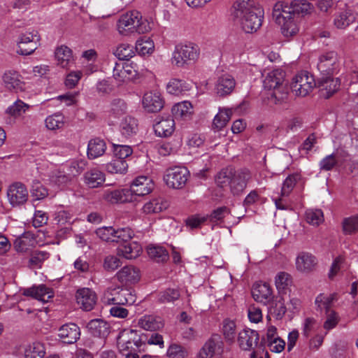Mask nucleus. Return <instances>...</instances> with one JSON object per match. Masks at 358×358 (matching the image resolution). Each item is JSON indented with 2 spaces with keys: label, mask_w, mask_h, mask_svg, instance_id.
<instances>
[{
  "label": "nucleus",
  "mask_w": 358,
  "mask_h": 358,
  "mask_svg": "<svg viewBox=\"0 0 358 358\" xmlns=\"http://www.w3.org/2000/svg\"><path fill=\"white\" fill-rule=\"evenodd\" d=\"M233 15L244 32L252 34L262 26L264 11L252 0H237L234 4Z\"/></svg>",
  "instance_id": "obj_1"
},
{
  "label": "nucleus",
  "mask_w": 358,
  "mask_h": 358,
  "mask_svg": "<svg viewBox=\"0 0 358 358\" xmlns=\"http://www.w3.org/2000/svg\"><path fill=\"white\" fill-rule=\"evenodd\" d=\"M142 336L137 330L131 329H124L120 332L117 345L120 353L125 358H139L137 352L144 351L146 347ZM142 358H150V356L144 355Z\"/></svg>",
  "instance_id": "obj_2"
},
{
  "label": "nucleus",
  "mask_w": 358,
  "mask_h": 358,
  "mask_svg": "<svg viewBox=\"0 0 358 358\" xmlns=\"http://www.w3.org/2000/svg\"><path fill=\"white\" fill-rule=\"evenodd\" d=\"M263 76V86L266 90H273L270 96L275 103H280L287 98V94L283 86L285 73L281 69L265 70Z\"/></svg>",
  "instance_id": "obj_3"
},
{
  "label": "nucleus",
  "mask_w": 358,
  "mask_h": 358,
  "mask_svg": "<svg viewBox=\"0 0 358 358\" xmlns=\"http://www.w3.org/2000/svg\"><path fill=\"white\" fill-rule=\"evenodd\" d=\"M199 55L200 49L196 44L192 42L179 43L174 48L171 62L173 66L181 68L196 62Z\"/></svg>",
  "instance_id": "obj_4"
},
{
  "label": "nucleus",
  "mask_w": 358,
  "mask_h": 358,
  "mask_svg": "<svg viewBox=\"0 0 358 358\" xmlns=\"http://www.w3.org/2000/svg\"><path fill=\"white\" fill-rule=\"evenodd\" d=\"M149 70L143 65L140 66L134 62L124 64H115L113 76L119 84L127 83L147 76Z\"/></svg>",
  "instance_id": "obj_5"
},
{
  "label": "nucleus",
  "mask_w": 358,
  "mask_h": 358,
  "mask_svg": "<svg viewBox=\"0 0 358 358\" xmlns=\"http://www.w3.org/2000/svg\"><path fill=\"white\" fill-rule=\"evenodd\" d=\"M128 106L126 101L120 98H115L110 101L104 112L105 122L109 126H117L120 121L127 116Z\"/></svg>",
  "instance_id": "obj_6"
},
{
  "label": "nucleus",
  "mask_w": 358,
  "mask_h": 358,
  "mask_svg": "<svg viewBox=\"0 0 358 358\" xmlns=\"http://www.w3.org/2000/svg\"><path fill=\"white\" fill-rule=\"evenodd\" d=\"M315 87V78L306 71L296 74L292 80V92L297 96H306Z\"/></svg>",
  "instance_id": "obj_7"
},
{
  "label": "nucleus",
  "mask_w": 358,
  "mask_h": 358,
  "mask_svg": "<svg viewBox=\"0 0 358 358\" xmlns=\"http://www.w3.org/2000/svg\"><path fill=\"white\" fill-rule=\"evenodd\" d=\"M189 171L184 166H175L166 171L164 180L166 185L172 189H181L187 183Z\"/></svg>",
  "instance_id": "obj_8"
},
{
  "label": "nucleus",
  "mask_w": 358,
  "mask_h": 358,
  "mask_svg": "<svg viewBox=\"0 0 358 358\" xmlns=\"http://www.w3.org/2000/svg\"><path fill=\"white\" fill-rule=\"evenodd\" d=\"M341 66L340 58L335 51H329L320 55L317 69L322 76L336 73Z\"/></svg>",
  "instance_id": "obj_9"
},
{
  "label": "nucleus",
  "mask_w": 358,
  "mask_h": 358,
  "mask_svg": "<svg viewBox=\"0 0 358 358\" xmlns=\"http://www.w3.org/2000/svg\"><path fill=\"white\" fill-rule=\"evenodd\" d=\"M139 20H141V14L137 11H130L122 15L117 22L119 34L122 36H129L135 33Z\"/></svg>",
  "instance_id": "obj_10"
},
{
  "label": "nucleus",
  "mask_w": 358,
  "mask_h": 358,
  "mask_svg": "<svg viewBox=\"0 0 358 358\" xmlns=\"http://www.w3.org/2000/svg\"><path fill=\"white\" fill-rule=\"evenodd\" d=\"M259 335L257 331L245 328L240 331L237 336V343L240 349L250 351L258 344Z\"/></svg>",
  "instance_id": "obj_11"
},
{
  "label": "nucleus",
  "mask_w": 358,
  "mask_h": 358,
  "mask_svg": "<svg viewBox=\"0 0 358 358\" xmlns=\"http://www.w3.org/2000/svg\"><path fill=\"white\" fill-rule=\"evenodd\" d=\"M143 108L149 113H157L164 107V99L159 92L157 90L148 91L141 99Z\"/></svg>",
  "instance_id": "obj_12"
},
{
  "label": "nucleus",
  "mask_w": 358,
  "mask_h": 358,
  "mask_svg": "<svg viewBox=\"0 0 358 358\" xmlns=\"http://www.w3.org/2000/svg\"><path fill=\"white\" fill-rule=\"evenodd\" d=\"M154 189V182L151 178L139 176L135 178L130 185L129 193L136 196L149 194Z\"/></svg>",
  "instance_id": "obj_13"
},
{
  "label": "nucleus",
  "mask_w": 358,
  "mask_h": 358,
  "mask_svg": "<svg viewBox=\"0 0 358 358\" xmlns=\"http://www.w3.org/2000/svg\"><path fill=\"white\" fill-rule=\"evenodd\" d=\"M317 264V258L307 252H299L295 259V268L300 273L308 274L313 272Z\"/></svg>",
  "instance_id": "obj_14"
},
{
  "label": "nucleus",
  "mask_w": 358,
  "mask_h": 358,
  "mask_svg": "<svg viewBox=\"0 0 358 358\" xmlns=\"http://www.w3.org/2000/svg\"><path fill=\"white\" fill-rule=\"evenodd\" d=\"M77 303L85 311L92 310L97 301V296L94 291L84 287L78 289L76 293Z\"/></svg>",
  "instance_id": "obj_15"
},
{
  "label": "nucleus",
  "mask_w": 358,
  "mask_h": 358,
  "mask_svg": "<svg viewBox=\"0 0 358 358\" xmlns=\"http://www.w3.org/2000/svg\"><path fill=\"white\" fill-rule=\"evenodd\" d=\"M251 179V173L248 170H240L231 175L230 189L234 195L241 194Z\"/></svg>",
  "instance_id": "obj_16"
},
{
  "label": "nucleus",
  "mask_w": 358,
  "mask_h": 358,
  "mask_svg": "<svg viewBox=\"0 0 358 358\" xmlns=\"http://www.w3.org/2000/svg\"><path fill=\"white\" fill-rule=\"evenodd\" d=\"M272 17L275 23L294 17V4L286 1L276 2L273 8Z\"/></svg>",
  "instance_id": "obj_17"
},
{
  "label": "nucleus",
  "mask_w": 358,
  "mask_h": 358,
  "mask_svg": "<svg viewBox=\"0 0 358 358\" xmlns=\"http://www.w3.org/2000/svg\"><path fill=\"white\" fill-rule=\"evenodd\" d=\"M84 185L90 189L99 188L106 181L105 173L98 168H91L83 176Z\"/></svg>",
  "instance_id": "obj_18"
},
{
  "label": "nucleus",
  "mask_w": 358,
  "mask_h": 358,
  "mask_svg": "<svg viewBox=\"0 0 358 358\" xmlns=\"http://www.w3.org/2000/svg\"><path fill=\"white\" fill-rule=\"evenodd\" d=\"M236 81L229 74H223L217 78L214 85V92L218 96L230 94L234 90Z\"/></svg>",
  "instance_id": "obj_19"
},
{
  "label": "nucleus",
  "mask_w": 358,
  "mask_h": 358,
  "mask_svg": "<svg viewBox=\"0 0 358 358\" xmlns=\"http://www.w3.org/2000/svg\"><path fill=\"white\" fill-rule=\"evenodd\" d=\"M252 295L255 301L264 305L271 302L273 297L271 286L262 282H257L253 285Z\"/></svg>",
  "instance_id": "obj_20"
},
{
  "label": "nucleus",
  "mask_w": 358,
  "mask_h": 358,
  "mask_svg": "<svg viewBox=\"0 0 358 358\" xmlns=\"http://www.w3.org/2000/svg\"><path fill=\"white\" fill-rule=\"evenodd\" d=\"M222 352V343L217 336L208 339L198 353L199 358H213Z\"/></svg>",
  "instance_id": "obj_21"
},
{
  "label": "nucleus",
  "mask_w": 358,
  "mask_h": 358,
  "mask_svg": "<svg viewBox=\"0 0 358 358\" xmlns=\"http://www.w3.org/2000/svg\"><path fill=\"white\" fill-rule=\"evenodd\" d=\"M8 197L10 203L19 206L25 203L28 198V192L25 186L20 182H15L10 186L8 190Z\"/></svg>",
  "instance_id": "obj_22"
},
{
  "label": "nucleus",
  "mask_w": 358,
  "mask_h": 358,
  "mask_svg": "<svg viewBox=\"0 0 358 358\" xmlns=\"http://www.w3.org/2000/svg\"><path fill=\"white\" fill-rule=\"evenodd\" d=\"M136 301V295L134 290L127 288H122L117 291L115 296L108 299L107 304L131 306Z\"/></svg>",
  "instance_id": "obj_23"
},
{
  "label": "nucleus",
  "mask_w": 358,
  "mask_h": 358,
  "mask_svg": "<svg viewBox=\"0 0 358 358\" xmlns=\"http://www.w3.org/2000/svg\"><path fill=\"white\" fill-rule=\"evenodd\" d=\"M115 275L120 282L126 285L135 284L141 279L140 270L131 265L122 267Z\"/></svg>",
  "instance_id": "obj_24"
},
{
  "label": "nucleus",
  "mask_w": 358,
  "mask_h": 358,
  "mask_svg": "<svg viewBox=\"0 0 358 358\" xmlns=\"http://www.w3.org/2000/svg\"><path fill=\"white\" fill-rule=\"evenodd\" d=\"M143 252V248L137 241L126 242L121 244L117 249V255L127 259H133L139 257Z\"/></svg>",
  "instance_id": "obj_25"
},
{
  "label": "nucleus",
  "mask_w": 358,
  "mask_h": 358,
  "mask_svg": "<svg viewBox=\"0 0 358 358\" xmlns=\"http://www.w3.org/2000/svg\"><path fill=\"white\" fill-rule=\"evenodd\" d=\"M171 112L177 120L188 121L192 119L194 113L193 106L188 101L178 102L173 105Z\"/></svg>",
  "instance_id": "obj_26"
},
{
  "label": "nucleus",
  "mask_w": 358,
  "mask_h": 358,
  "mask_svg": "<svg viewBox=\"0 0 358 358\" xmlns=\"http://www.w3.org/2000/svg\"><path fill=\"white\" fill-rule=\"evenodd\" d=\"M154 131L159 137L170 136L175 130V122L173 117H161L155 124Z\"/></svg>",
  "instance_id": "obj_27"
},
{
  "label": "nucleus",
  "mask_w": 358,
  "mask_h": 358,
  "mask_svg": "<svg viewBox=\"0 0 358 358\" xmlns=\"http://www.w3.org/2000/svg\"><path fill=\"white\" fill-rule=\"evenodd\" d=\"M22 294L26 296H30L42 302H47L49 299L52 297V293L44 285L33 286L29 288L24 289Z\"/></svg>",
  "instance_id": "obj_28"
},
{
  "label": "nucleus",
  "mask_w": 358,
  "mask_h": 358,
  "mask_svg": "<svg viewBox=\"0 0 358 358\" xmlns=\"http://www.w3.org/2000/svg\"><path fill=\"white\" fill-rule=\"evenodd\" d=\"M138 327L145 331H157L164 327L161 317L152 315H145L138 320Z\"/></svg>",
  "instance_id": "obj_29"
},
{
  "label": "nucleus",
  "mask_w": 358,
  "mask_h": 358,
  "mask_svg": "<svg viewBox=\"0 0 358 358\" xmlns=\"http://www.w3.org/2000/svg\"><path fill=\"white\" fill-rule=\"evenodd\" d=\"M340 84L341 82L338 78H334L331 76H323L320 81V87L322 96L329 98L338 90Z\"/></svg>",
  "instance_id": "obj_30"
},
{
  "label": "nucleus",
  "mask_w": 358,
  "mask_h": 358,
  "mask_svg": "<svg viewBox=\"0 0 358 358\" xmlns=\"http://www.w3.org/2000/svg\"><path fill=\"white\" fill-rule=\"evenodd\" d=\"M231 116L232 110L231 108L220 107L213 120V129L215 131H221L227 126Z\"/></svg>",
  "instance_id": "obj_31"
},
{
  "label": "nucleus",
  "mask_w": 358,
  "mask_h": 358,
  "mask_svg": "<svg viewBox=\"0 0 358 358\" xmlns=\"http://www.w3.org/2000/svg\"><path fill=\"white\" fill-rule=\"evenodd\" d=\"M169 207L167 201L162 198H154L144 203L141 208V211L144 214H156L159 213Z\"/></svg>",
  "instance_id": "obj_32"
},
{
  "label": "nucleus",
  "mask_w": 358,
  "mask_h": 358,
  "mask_svg": "<svg viewBox=\"0 0 358 358\" xmlns=\"http://www.w3.org/2000/svg\"><path fill=\"white\" fill-rule=\"evenodd\" d=\"M118 124L120 133L125 137L132 136L135 135L138 131L137 120L129 115H127L122 118Z\"/></svg>",
  "instance_id": "obj_33"
},
{
  "label": "nucleus",
  "mask_w": 358,
  "mask_h": 358,
  "mask_svg": "<svg viewBox=\"0 0 358 358\" xmlns=\"http://www.w3.org/2000/svg\"><path fill=\"white\" fill-rule=\"evenodd\" d=\"M106 150L105 141L100 138H93L89 141L87 145V157L90 159H94L102 156Z\"/></svg>",
  "instance_id": "obj_34"
},
{
  "label": "nucleus",
  "mask_w": 358,
  "mask_h": 358,
  "mask_svg": "<svg viewBox=\"0 0 358 358\" xmlns=\"http://www.w3.org/2000/svg\"><path fill=\"white\" fill-rule=\"evenodd\" d=\"M3 80L6 88L10 90H23L24 83L21 80L20 75L16 71H8L4 73Z\"/></svg>",
  "instance_id": "obj_35"
},
{
  "label": "nucleus",
  "mask_w": 358,
  "mask_h": 358,
  "mask_svg": "<svg viewBox=\"0 0 358 358\" xmlns=\"http://www.w3.org/2000/svg\"><path fill=\"white\" fill-rule=\"evenodd\" d=\"M129 190L126 189L104 191L103 198L110 203H125L129 201Z\"/></svg>",
  "instance_id": "obj_36"
},
{
  "label": "nucleus",
  "mask_w": 358,
  "mask_h": 358,
  "mask_svg": "<svg viewBox=\"0 0 358 358\" xmlns=\"http://www.w3.org/2000/svg\"><path fill=\"white\" fill-rule=\"evenodd\" d=\"M191 88L189 83L177 78H171L166 84L167 92L173 95H180L190 90Z\"/></svg>",
  "instance_id": "obj_37"
},
{
  "label": "nucleus",
  "mask_w": 358,
  "mask_h": 358,
  "mask_svg": "<svg viewBox=\"0 0 358 358\" xmlns=\"http://www.w3.org/2000/svg\"><path fill=\"white\" fill-rule=\"evenodd\" d=\"M135 48L138 55L141 56H149L152 55L155 52V46L152 38L143 36L136 41Z\"/></svg>",
  "instance_id": "obj_38"
},
{
  "label": "nucleus",
  "mask_w": 358,
  "mask_h": 358,
  "mask_svg": "<svg viewBox=\"0 0 358 358\" xmlns=\"http://www.w3.org/2000/svg\"><path fill=\"white\" fill-rule=\"evenodd\" d=\"M276 24L280 27L282 36L287 38L296 36L299 31V26L295 20V17Z\"/></svg>",
  "instance_id": "obj_39"
},
{
  "label": "nucleus",
  "mask_w": 358,
  "mask_h": 358,
  "mask_svg": "<svg viewBox=\"0 0 358 358\" xmlns=\"http://www.w3.org/2000/svg\"><path fill=\"white\" fill-rule=\"evenodd\" d=\"M298 183H304L299 173L289 175L282 182L280 192L281 196H289Z\"/></svg>",
  "instance_id": "obj_40"
},
{
  "label": "nucleus",
  "mask_w": 358,
  "mask_h": 358,
  "mask_svg": "<svg viewBox=\"0 0 358 358\" xmlns=\"http://www.w3.org/2000/svg\"><path fill=\"white\" fill-rule=\"evenodd\" d=\"M355 20L350 10H343L335 15L334 24L337 29H343L348 27Z\"/></svg>",
  "instance_id": "obj_41"
},
{
  "label": "nucleus",
  "mask_w": 358,
  "mask_h": 358,
  "mask_svg": "<svg viewBox=\"0 0 358 358\" xmlns=\"http://www.w3.org/2000/svg\"><path fill=\"white\" fill-rule=\"evenodd\" d=\"M222 333L226 343L233 344L236 336V322L234 320L225 319L222 322Z\"/></svg>",
  "instance_id": "obj_42"
},
{
  "label": "nucleus",
  "mask_w": 358,
  "mask_h": 358,
  "mask_svg": "<svg viewBox=\"0 0 358 358\" xmlns=\"http://www.w3.org/2000/svg\"><path fill=\"white\" fill-rule=\"evenodd\" d=\"M46 354L45 345L41 342H34L24 350L25 358H44Z\"/></svg>",
  "instance_id": "obj_43"
},
{
  "label": "nucleus",
  "mask_w": 358,
  "mask_h": 358,
  "mask_svg": "<svg viewBox=\"0 0 358 358\" xmlns=\"http://www.w3.org/2000/svg\"><path fill=\"white\" fill-rule=\"evenodd\" d=\"M88 330L95 336H105L108 333V324L101 319H94L89 322Z\"/></svg>",
  "instance_id": "obj_44"
},
{
  "label": "nucleus",
  "mask_w": 358,
  "mask_h": 358,
  "mask_svg": "<svg viewBox=\"0 0 358 358\" xmlns=\"http://www.w3.org/2000/svg\"><path fill=\"white\" fill-rule=\"evenodd\" d=\"M106 170L111 174L124 175L128 171V164L124 159L114 157L106 165Z\"/></svg>",
  "instance_id": "obj_45"
},
{
  "label": "nucleus",
  "mask_w": 358,
  "mask_h": 358,
  "mask_svg": "<svg viewBox=\"0 0 358 358\" xmlns=\"http://www.w3.org/2000/svg\"><path fill=\"white\" fill-rule=\"evenodd\" d=\"M36 242L35 236L33 233L26 231L20 237L16 238L14 242V247L17 251H25L29 246H32Z\"/></svg>",
  "instance_id": "obj_46"
},
{
  "label": "nucleus",
  "mask_w": 358,
  "mask_h": 358,
  "mask_svg": "<svg viewBox=\"0 0 358 358\" xmlns=\"http://www.w3.org/2000/svg\"><path fill=\"white\" fill-rule=\"evenodd\" d=\"M87 162L83 157H77L71 159L69 166V178H76L85 169Z\"/></svg>",
  "instance_id": "obj_47"
},
{
  "label": "nucleus",
  "mask_w": 358,
  "mask_h": 358,
  "mask_svg": "<svg viewBox=\"0 0 358 358\" xmlns=\"http://www.w3.org/2000/svg\"><path fill=\"white\" fill-rule=\"evenodd\" d=\"M149 257L156 262H163L168 259V252L162 246L149 245L147 248Z\"/></svg>",
  "instance_id": "obj_48"
},
{
  "label": "nucleus",
  "mask_w": 358,
  "mask_h": 358,
  "mask_svg": "<svg viewBox=\"0 0 358 358\" xmlns=\"http://www.w3.org/2000/svg\"><path fill=\"white\" fill-rule=\"evenodd\" d=\"M305 219L309 224L313 226H319L324 220L322 210L313 208L308 209L306 211Z\"/></svg>",
  "instance_id": "obj_49"
},
{
  "label": "nucleus",
  "mask_w": 358,
  "mask_h": 358,
  "mask_svg": "<svg viewBox=\"0 0 358 358\" xmlns=\"http://www.w3.org/2000/svg\"><path fill=\"white\" fill-rule=\"evenodd\" d=\"M114 55L119 59L128 60L135 55V51L131 45L122 43L117 45L114 52Z\"/></svg>",
  "instance_id": "obj_50"
},
{
  "label": "nucleus",
  "mask_w": 358,
  "mask_h": 358,
  "mask_svg": "<svg viewBox=\"0 0 358 358\" xmlns=\"http://www.w3.org/2000/svg\"><path fill=\"white\" fill-rule=\"evenodd\" d=\"M114 242L117 243H124L130 241L134 236V231L129 227L115 228Z\"/></svg>",
  "instance_id": "obj_51"
},
{
  "label": "nucleus",
  "mask_w": 358,
  "mask_h": 358,
  "mask_svg": "<svg viewBox=\"0 0 358 358\" xmlns=\"http://www.w3.org/2000/svg\"><path fill=\"white\" fill-rule=\"evenodd\" d=\"M340 321L338 313L334 310H327L325 313V320L323 324V328L329 331L334 329Z\"/></svg>",
  "instance_id": "obj_52"
},
{
  "label": "nucleus",
  "mask_w": 358,
  "mask_h": 358,
  "mask_svg": "<svg viewBox=\"0 0 358 358\" xmlns=\"http://www.w3.org/2000/svg\"><path fill=\"white\" fill-rule=\"evenodd\" d=\"M180 297L179 291L176 289H166L160 292L157 295V301L159 303H171L178 300Z\"/></svg>",
  "instance_id": "obj_53"
},
{
  "label": "nucleus",
  "mask_w": 358,
  "mask_h": 358,
  "mask_svg": "<svg viewBox=\"0 0 358 358\" xmlns=\"http://www.w3.org/2000/svg\"><path fill=\"white\" fill-rule=\"evenodd\" d=\"M64 117L60 113H55L45 119V125L48 129L55 130L64 127Z\"/></svg>",
  "instance_id": "obj_54"
},
{
  "label": "nucleus",
  "mask_w": 358,
  "mask_h": 358,
  "mask_svg": "<svg viewBox=\"0 0 358 358\" xmlns=\"http://www.w3.org/2000/svg\"><path fill=\"white\" fill-rule=\"evenodd\" d=\"M287 310L282 298L276 299L270 307V313L273 314L277 320L282 319Z\"/></svg>",
  "instance_id": "obj_55"
},
{
  "label": "nucleus",
  "mask_w": 358,
  "mask_h": 358,
  "mask_svg": "<svg viewBox=\"0 0 358 358\" xmlns=\"http://www.w3.org/2000/svg\"><path fill=\"white\" fill-rule=\"evenodd\" d=\"M188 355V351L185 347L176 343L171 344L166 351L169 358H187Z\"/></svg>",
  "instance_id": "obj_56"
},
{
  "label": "nucleus",
  "mask_w": 358,
  "mask_h": 358,
  "mask_svg": "<svg viewBox=\"0 0 358 358\" xmlns=\"http://www.w3.org/2000/svg\"><path fill=\"white\" fill-rule=\"evenodd\" d=\"M292 277L286 272H279L275 278V285L278 291L287 289L292 284Z\"/></svg>",
  "instance_id": "obj_57"
},
{
  "label": "nucleus",
  "mask_w": 358,
  "mask_h": 358,
  "mask_svg": "<svg viewBox=\"0 0 358 358\" xmlns=\"http://www.w3.org/2000/svg\"><path fill=\"white\" fill-rule=\"evenodd\" d=\"M31 194L36 200H41L48 195V191L38 180H34L31 187Z\"/></svg>",
  "instance_id": "obj_58"
},
{
  "label": "nucleus",
  "mask_w": 358,
  "mask_h": 358,
  "mask_svg": "<svg viewBox=\"0 0 358 358\" xmlns=\"http://www.w3.org/2000/svg\"><path fill=\"white\" fill-rule=\"evenodd\" d=\"M113 151L115 157L124 160L133 153V149L131 146L115 143H113Z\"/></svg>",
  "instance_id": "obj_59"
},
{
  "label": "nucleus",
  "mask_w": 358,
  "mask_h": 358,
  "mask_svg": "<svg viewBox=\"0 0 358 358\" xmlns=\"http://www.w3.org/2000/svg\"><path fill=\"white\" fill-rule=\"evenodd\" d=\"M49 257L50 254L46 251H34L29 259V265L34 268H39Z\"/></svg>",
  "instance_id": "obj_60"
},
{
  "label": "nucleus",
  "mask_w": 358,
  "mask_h": 358,
  "mask_svg": "<svg viewBox=\"0 0 358 358\" xmlns=\"http://www.w3.org/2000/svg\"><path fill=\"white\" fill-rule=\"evenodd\" d=\"M96 235L106 242H114L115 228L113 227H102L95 231Z\"/></svg>",
  "instance_id": "obj_61"
},
{
  "label": "nucleus",
  "mask_w": 358,
  "mask_h": 358,
  "mask_svg": "<svg viewBox=\"0 0 358 358\" xmlns=\"http://www.w3.org/2000/svg\"><path fill=\"white\" fill-rule=\"evenodd\" d=\"M343 229L345 234L358 232V217L352 216L345 218L343 222Z\"/></svg>",
  "instance_id": "obj_62"
},
{
  "label": "nucleus",
  "mask_w": 358,
  "mask_h": 358,
  "mask_svg": "<svg viewBox=\"0 0 358 358\" xmlns=\"http://www.w3.org/2000/svg\"><path fill=\"white\" fill-rule=\"evenodd\" d=\"M248 317L251 323L258 324L263 320V313L262 309L255 306L251 305L248 308Z\"/></svg>",
  "instance_id": "obj_63"
},
{
  "label": "nucleus",
  "mask_w": 358,
  "mask_h": 358,
  "mask_svg": "<svg viewBox=\"0 0 358 358\" xmlns=\"http://www.w3.org/2000/svg\"><path fill=\"white\" fill-rule=\"evenodd\" d=\"M317 328L318 324L314 317H306L302 323V334L305 337L308 338Z\"/></svg>",
  "instance_id": "obj_64"
}]
</instances>
